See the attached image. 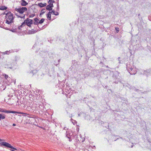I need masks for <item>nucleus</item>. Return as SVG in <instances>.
Listing matches in <instances>:
<instances>
[{
    "label": "nucleus",
    "instance_id": "obj_25",
    "mask_svg": "<svg viewBox=\"0 0 151 151\" xmlns=\"http://www.w3.org/2000/svg\"><path fill=\"white\" fill-rule=\"evenodd\" d=\"M55 15H58L59 14L57 12H55Z\"/></svg>",
    "mask_w": 151,
    "mask_h": 151
},
{
    "label": "nucleus",
    "instance_id": "obj_20",
    "mask_svg": "<svg viewBox=\"0 0 151 151\" xmlns=\"http://www.w3.org/2000/svg\"><path fill=\"white\" fill-rule=\"evenodd\" d=\"M59 9V5L58 4H57V10L58 11Z\"/></svg>",
    "mask_w": 151,
    "mask_h": 151
},
{
    "label": "nucleus",
    "instance_id": "obj_8",
    "mask_svg": "<svg viewBox=\"0 0 151 151\" xmlns=\"http://www.w3.org/2000/svg\"><path fill=\"white\" fill-rule=\"evenodd\" d=\"M3 112H5V113H16V112L15 111H8V110H7L6 109H4V111Z\"/></svg>",
    "mask_w": 151,
    "mask_h": 151
},
{
    "label": "nucleus",
    "instance_id": "obj_1",
    "mask_svg": "<svg viewBox=\"0 0 151 151\" xmlns=\"http://www.w3.org/2000/svg\"><path fill=\"white\" fill-rule=\"evenodd\" d=\"M5 19H6V23L8 24H10L13 22L14 17L13 15L10 12H9L6 14Z\"/></svg>",
    "mask_w": 151,
    "mask_h": 151
},
{
    "label": "nucleus",
    "instance_id": "obj_14",
    "mask_svg": "<svg viewBox=\"0 0 151 151\" xmlns=\"http://www.w3.org/2000/svg\"><path fill=\"white\" fill-rule=\"evenodd\" d=\"M5 116L2 114H0V120H1V119H5Z\"/></svg>",
    "mask_w": 151,
    "mask_h": 151
},
{
    "label": "nucleus",
    "instance_id": "obj_37",
    "mask_svg": "<svg viewBox=\"0 0 151 151\" xmlns=\"http://www.w3.org/2000/svg\"><path fill=\"white\" fill-rule=\"evenodd\" d=\"M106 67L108 68V66H106Z\"/></svg>",
    "mask_w": 151,
    "mask_h": 151
},
{
    "label": "nucleus",
    "instance_id": "obj_38",
    "mask_svg": "<svg viewBox=\"0 0 151 151\" xmlns=\"http://www.w3.org/2000/svg\"><path fill=\"white\" fill-rule=\"evenodd\" d=\"M41 15H40V17H42Z\"/></svg>",
    "mask_w": 151,
    "mask_h": 151
},
{
    "label": "nucleus",
    "instance_id": "obj_31",
    "mask_svg": "<svg viewBox=\"0 0 151 151\" xmlns=\"http://www.w3.org/2000/svg\"><path fill=\"white\" fill-rule=\"evenodd\" d=\"M77 140H78V141H81V140H79V139H78Z\"/></svg>",
    "mask_w": 151,
    "mask_h": 151
},
{
    "label": "nucleus",
    "instance_id": "obj_23",
    "mask_svg": "<svg viewBox=\"0 0 151 151\" xmlns=\"http://www.w3.org/2000/svg\"><path fill=\"white\" fill-rule=\"evenodd\" d=\"M35 15L34 14H31V15H30L29 16V17H34L35 16Z\"/></svg>",
    "mask_w": 151,
    "mask_h": 151
},
{
    "label": "nucleus",
    "instance_id": "obj_30",
    "mask_svg": "<svg viewBox=\"0 0 151 151\" xmlns=\"http://www.w3.org/2000/svg\"><path fill=\"white\" fill-rule=\"evenodd\" d=\"M16 125V124H13V126H15Z\"/></svg>",
    "mask_w": 151,
    "mask_h": 151
},
{
    "label": "nucleus",
    "instance_id": "obj_10",
    "mask_svg": "<svg viewBox=\"0 0 151 151\" xmlns=\"http://www.w3.org/2000/svg\"><path fill=\"white\" fill-rule=\"evenodd\" d=\"M48 19L50 20L51 17V12H49L47 15Z\"/></svg>",
    "mask_w": 151,
    "mask_h": 151
},
{
    "label": "nucleus",
    "instance_id": "obj_35",
    "mask_svg": "<svg viewBox=\"0 0 151 151\" xmlns=\"http://www.w3.org/2000/svg\"><path fill=\"white\" fill-rule=\"evenodd\" d=\"M19 29H20V27H19Z\"/></svg>",
    "mask_w": 151,
    "mask_h": 151
},
{
    "label": "nucleus",
    "instance_id": "obj_13",
    "mask_svg": "<svg viewBox=\"0 0 151 151\" xmlns=\"http://www.w3.org/2000/svg\"><path fill=\"white\" fill-rule=\"evenodd\" d=\"M45 9H42L41 11V13H40V15H42V14H43L45 13Z\"/></svg>",
    "mask_w": 151,
    "mask_h": 151
},
{
    "label": "nucleus",
    "instance_id": "obj_2",
    "mask_svg": "<svg viewBox=\"0 0 151 151\" xmlns=\"http://www.w3.org/2000/svg\"><path fill=\"white\" fill-rule=\"evenodd\" d=\"M127 69L131 75L135 74L137 72V69L135 67L133 66H131L129 64L127 65Z\"/></svg>",
    "mask_w": 151,
    "mask_h": 151
},
{
    "label": "nucleus",
    "instance_id": "obj_26",
    "mask_svg": "<svg viewBox=\"0 0 151 151\" xmlns=\"http://www.w3.org/2000/svg\"><path fill=\"white\" fill-rule=\"evenodd\" d=\"M5 78H8V76L7 75H5Z\"/></svg>",
    "mask_w": 151,
    "mask_h": 151
},
{
    "label": "nucleus",
    "instance_id": "obj_36",
    "mask_svg": "<svg viewBox=\"0 0 151 151\" xmlns=\"http://www.w3.org/2000/svg\"><path fill=\"white\" fill-rule=\"evenodd\" d=\"M71 141V140H70V139H69V141Z\"/></svg>",
    "mask_w": 151,
    "mask_h": 151
},
{
    "label": "nucleus",
    "instance_id": "obj_29",
    "mask_svg": "<svg viewBox=\"0 0 151 151\" xmlns=\"http://www.w3.org/2000/svg\"><path fill=\"white\" fill-rule=\"evenodd\" d=\"M73 121H74V120H73V119H71V121L73 123Z\"/></svg>",
    "mask_w": 151,
    "mask_h": 151
},
{
    "label": "nucleus",
    "instance_id": "obj_18",
    "mask_svg": "<svg viewBox=\"0 0 151 151\" xmlns=\"http://www.w3.org/2000/svg\"><path fill=\"white\" fill-rule=\"evenodd\" d=\"M55 2L53 0H50L48 1V3L49 4L50 3H53Z\"/></svg>",
    "mask_w": 151,
    "mask_h": 151
},
{
    "label": "nucleus",
    "instance_id": "obj_19",
    "mask_svg": "<svg viewBox=\"0 0 151 151\" xmlns=\"http://www.w3.org/2000/svg\"><path fill=\"white\" fill-rule=\"evenodd\" d=\"M55 11L54 10H52L51 12V13L54 14V15H55Z\"/></svg>",
    "mask_w": 151,
    "mask_h": 151
},
{
    "label": "nucleus",
    "instance_id": "obj_24",
    "mask_svg": "<svg viewBox=\"0 0 151 151\" xmlns=\"http://www.w3.org/2000/svg\"><path fill=\"white\" fill-rule=\"evenodd\" d=\"M147 73L146 71H144V74L146 75H147Z\"/></svg>",
    "mask_w": 151,
    "mask_h": 151
},
{
    "label": "nucleus",
    "instance_id": "obj_12",
    "mask_svg": "<svg viewBox=\"0 0 151 151\" xmlns=\"http://www.w3.org/2000/svg\"><path fill=\"white\" fill-rule=\"evenodd\" d=\"M12 52V51L9 50V51H6L4 52L3 53V54L4 55V54H7L9 55V53Z\"/></svg>",
    "mask_w": 151,
    "mask_h": 151
},
{
    "label": "nucleus",
    "instance_id": "obj_7",
    "mask_svg": "<svg viewBox=\"0 0 151 151\" xmlns=\"http://www.w3.org/2000/svg\"><path fill=\"white\" fill-rule=\"evenodd\" d=\"M28 3L24 0H22L21 1V4L22 6H26L28 4Z\"/></svg>",
    "mask_w": 151,
    "mask_h": 151
},
{
    "label": "nucleus",
    "instance_id": "obj_6",
    "mask_svg": "<svg viewBox=\"0 0 151 151\" xmlns=\"http://www.w3.org/2000/svg\"><path fill=\"white\" fill-rule=\"evenodd\" d=\"M53 5L52 3H50L49 4L47 5L46 7V9L47 10L51 11L52 10V7H53Z\"/></svg>",
    "mask_w": 151,
    "mask_h": 151
},
{
    "label": "nucleus",
    "instance_id": "obj_28",
    "mask_svg": "<svg viewBox=\"0 0 151 151\" xmlns=\"http://www.w3.org/2000/svg\"><path fill=\"white\" fill-rule=\"evenodd\" d=\"M16 15L18 16V17H21V18H23V17H24V16H23V17H22L21 16H19L18 15H17V14H16Z\"/></svg>",
    "mask_w": 151,
    "mask_h": 151
},
{
    "label": "nucleus",
    "instance_id": "obj_27",
    "mask_svg": "<svg viewBox=\"0 0 151 151\" xmlns=\"http://www.w3.org/2000/svg\"><path fill=\"white\" fill-rule=\"evenodd\" d=\"M4 109H0V111L1 112H3L4 111Z\"/></svg>",
    "mask_w": 151,
    "mask_h": 151
},
{
    "label": "nucleus",
    "instance_id": "obj_11",
    "mask_svg": "<svg viewBox=\"0 0 151 151\" xmlns=\"http://www.w3.org/2000/svg\"><path fill=\"white\" fill-rule=\"evenodd\" d=\"M7 9V7L5 6H0V10H6Z\"/></svg>",
    "mask_w": 151,
    "mask_h": 151
},
{
    "label": "nucleus",
    "instance_id": "obj_4",
    "mask_svg": "<svg viewBox=\"0 0 151 151\" xmlns=\"http://www.w3.org/2000/svg\"><path fill=\"white\" fill-rule=\"evenodd\" d=\"M15 10L19 13L22 14L27 10V9L26 7H19L18 8H15Z\"/></svg>",
    "mask_w": 151,
    "mask_h": 151
},
{
    "label": "nucleus",
    "instance_id": "obj_16",
    "mask_svg": "<svg viewBox=\"0 0 151 151\" xmlns=\"http://www.w3.org/2000/svg\"><path fill=\"white\" fill-rule=\"evenodd\" d=\"M34 20L35 21V22L34 23V24H37L39 20L37 18H35L34 19Z\"/></svg>",
    "mask_w": 151,
    "mask_h": 151
},
{
    "label": "nucleus",
    "instance_id": "obj_33",
    "mask_svg": "<svg viewBox=\"0 0 151 151\" xmlns=\"http://www.w3.org/2000/svg\"><path fill=\"white\" fill-rule=\"evenodd\" d=\"M2 141V140L0 139V142H1Z\"/></svg>",
    "mask_w": 151,
    "mask_h": 151
},
{
    "label": "nucleus",
    "instance_id": "obj_32",
    "mask_svg": "<svg viewBox=\"0 0 151 151\" xmlns=\"http://www.w3.org/2000/svg\"><path fill=\"white\" fill-rule=\"evenodd\" d=\"M34 32H33V33H34L35 32V31H33Z\"/></svg>",
    "mask_w": 151,
    "mask_h": 151
},
{
    "label": "nucleus",
    "instance_id": "obj_3",
    "mask_svg": "<svg viewBox=\"0 0 151 151\" xmlns=\"http://www.w3.org/2000/svg\"><path fill=\"white\" fill-rule=\"evenodd\" d=\"M0 146H4L6 147L10 148H11V149H13V150H11L12 151H15L14 150H17V149L16 148H14L13 146H12L10 144H9L6 142H2L0 143Z\"/></svg>",
    "mask_w": 151,
    "mask_h": 151
},
{
    "label": "nucleus",
    "instance_id": "obj_21",
    "mask_svg": "<svg viewBox=\"0 0 151 151\" xmlns=\"http://www.w3.org/2000/svg\"><path fill=\"white\" fill-rule=\"evenodd\" d=\"M81 114H83V115L84 116V114H85L83 113H81L80 114H78V116H81Z\"/></svg>",
    "mask_w": 151,
    "mask_h": 151
},
{
    "label": "nucleus",
    "instance_id": "obj_9",
    "mask_svg": "<svg viewBox=\"0 0 151 151\" xmlns=\"http://www.w3.org/2000/svg\"><path fill=\"white\" fill-rule=\"evenodd\" d=\"M46 5H47V4L46 3H44V4H42V3H40L39 4H38V6L40 7H44V6H46Z\"/></svg>",
    "mask_w": 151,
    "mask_h": 151
},
{
    "label": "nucleus",
    "instance_id": "obj_22",
    "mask_svg": "<svg viewBox=\"0 0 151 151\" xmlns=\"http://www.w3.org/2000/svg\"><path fill=\"white\" fill-rule=\"evenodd\" d=\"M115 29L116 31L117 32H119V28L118 27L115 28Z\"/></svg>",
    "mask_w": 151,
    "mask_h": 151
},
{
    "label": "nucleus",
    "instance_id": "obj_15",
    "mask_svg": "<svg viewBox=\"0 0 151 151\" xmlns=\"http://www.w3.org/2000/svg\"><path fill=\"white\" fill-rule=\"evenodd\" d=\"M45 19L43 18L38 23L39 24H42L43 22L44 21Z\"/></svg>",
    "mask_w": 151,
    "mask_h": 151
},
{
    "label": "nucleus",
    "instance_id": "obj_5",
    "mask_svg": "<svg viewBox=\"0 0 151 151\" xmlns=\"http://www.w3.org/2000/svg\"><path fill=\"white\" fill-rule=\"evenodd\" d=\"M25 22L27 25L29 27H30L31 24L33 23V21L32 20L27 18V19L25 20Z\"/></svg>",
    "mask_w": 151,
    "mask_h": 151
},
{
    "label": "nucleus",
    "instance_id": "obj_34",
    "mask_svg": "<svg viewBox=\"0 0 151 151\" xmlns=\"http://www.w3.org/2000/svg\"><path fill=\"white\" fill-rule=\"evenodd\" d=\"M133 147V145H132V146H131V147Z\"/></svg>",
    "mask_w": 151,
    "mask_h": 151
},
{
    "label": "nucleus",
    "instance_id": "obj_17",
    "mask_svg": "<svg viewBox=\"0 0 151 151\" xmlns=\"http://www.w3.org/2000/svg\"><path fill=\"white\" fill-rule=\"evenodd\" d=\"M26 24V23L25 22V20L24 21V22H23L22 24L20 26V27H23L25 26V25Z\"/></svg>",
    "mask_w": 151,
    "mask_h": 151
}]
</instances>
